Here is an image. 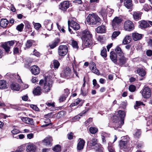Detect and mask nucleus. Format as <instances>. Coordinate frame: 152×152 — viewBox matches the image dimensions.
<instances>
[{
    "instance_id": "46",
    "label": "nucleus",
    "mask_w": 152,
    "mask_h": 152,
    "mask_svg": "<svg viewBox=\"0 0 152 152\" xmlns=\"http://www.w3.org/2000/svg\"><path fill=\"white\" fill-rule=\"evenodd\" d=\"M89 131L92 134H94L97 132L98 129L96 128L91 127L89 128Z\"/></svg>"
},
{
    "instance_id": "29",
    "label": "nucleus",
    "mask_w": 152,
    "mask_h": 152,
    "mask_svg": "<svg viewBox=\"0 0 152 152\" xmlns=\"http://www.w3.org/2000/svg\"><path fill=\"white\" fill-rule=\"evenodd\" d=\"M91 65L90 66V68L91 69L92 72L96 74L99 73V70L96 69L95 64L93 62H91Z\"/></svg>"
},
{
    "instance_id": "30",
    "label": "nucleus",
    "mask_w": 152,
    "mask_h": 152,
    "mask_svg": "<svg viewBox=\"0 0 152 152\" xmlns=\"http://www.w3.org/2000/svg\"><path fill=\"white\" fill-rule=\"evenodd\" d=\"M11 87L12 89L15 91H18L20 89L19 85L15 82H13L12 83L11 85Z\"/></svg>"
},
{
    "instance_id": "50",
    "label": "nucleus",
    "mask_w": 152,
    "mask_h": 152,
    "mask_svg": "<svg viewBox=\"0 0 152 152\" xmlns=\"http://www.w3.org/2000/svg\"><path fill=\"white\" fill-rule=\"evenodd\" d=\"M88 110H86V111H83L82 113H80L79 115H77V116H76L74 118L75 119H78L80 118V116H82L83 114H84L86 113V112Z\"/></svg>"
},
{
    "instance_id": "59",
    "label": "nucleus",
    "mask_w": 152,
    "mask_h": 152,
    "mask_svg": "<svg viewBox=\"0 0 152 152\" xmlns=\"http://www.w3.org/2000/svg\"><path fill=\"white\" fill-rule=\"evenodd\" d=\"M26 124L31 125H34V121L33 119L29 118V119L28 120Z\"/></svg>"
},
{
    "instance_id": "10",
    "label": "nucleus",
    "mask_w": 152,
    "mask_h": 152,
    "mask_svg": "<svg viewBox=\"0 0 152 152\" xmlns=\"http://www.w3.org/2000/svg\"><path fill=\"white\" fill-rule=\"evenodd\" d=\"M124 27L126 30L130 31L134 28V26L132 22L130 20H127L124 23Z\"/></svg>"
},
{
    "instance_id": "40",
    "label": "nucleus",
    "mask_w": 152,
    "mask_h": 152,
    "mask_svg": "<svg viewBox=\"0 0 152 152\" xmlns=\"http://www.w3.org/2000/svg\"><path fill=\"white\" fill-rule=\"evenodd\" d=\"M34 42V41L32 40H28L26 43V46L27 48L30 47L33 43Z\"/></svg>"
},
{
    "instance_id": "5",
    "label": "nucleus",
    "mask_w": 152,
    "mask_h": 152,
    "mask_svg": "<svg viewBox=\"0 0 152 152\" xmlns=\"http://www.w3.org/2000/svg\"><path fill=\"white\" fill-rule=\"evenodd\" d=\"M68 51V48L66 45H60L58 49V55L61 56H63L67 54Z\"/></svg>"
},
{
    "instance_id": "55",
    "label": "nucleus",
    "mask_w": 152,
    "mask_h": 152,
    "mask_svg": "<svg viewBox=\"0 0 152 152\" xmlns=\"http://www.w3.org/2000/svg\"><path fill=\"white\" fill-rule=\"evenodd\" d=\"M11 132L14 135L13 136H14L15 135L19 133L20 131L17 129H14L11 131Z\"/></svg>"
},
{
    "instance_id": "15",
    "label": "nucleus",
    "mask_w": 152,
    "mask_h": 152,
    "mask_svg": "<svg viewBox=\"0 0 152 152\" xmlns=\"http://www.w3.org/2000/svg\"><path fill=\"white\" fill-rule=\"evenodd\" d=\"M74 60L72 63V66L74 74L78 78L79 76L78 75V72L79 71V69L78 67H77L76 64V61L75 57H74Z\"/></svg>"
},
{
    "instance_id": "24",
    "label": "nucleus",
    "mask_w": 152,
    "mask_h": 152,
    "mask_svg": "<svg viewBox=\"0 0 152 152\" xmlns=\"http://www.w3.org/2000/svg\"><path fill=\"white\" fill-rule=\"evenodd\" d=\"M120 56V57L119 58L118 64L120 65H121L126 63L127 59L123 55Z\"/></svg>"
},
{
    "instance_id": "56",
    "label": "nucleus",
    "mask_w": 152,
    "mask_h": 152,
    "mask_svg": "<svg viewBox=\"0 0 152 152\" xmlns=\"http://www.w3.org/2000/svg\"><path fill=\"white\" fill-rule=\"evenodd\" d=\"M107 12L109 13V16H111L113 13V10L107 7Z\"/></svg>"
},
{
    "instance_id": "18",
    "label": "nucleus",
    "mask_w": 152,
    "mask_h": 152,
    "mask_svg": "<svg viewBox=\"0 0 152 152\" xmlns=\"http://www.w3.org/2000/svg\"><path fill=\"white\" fill-rule=\"evenodd\" d=\"M110 57L112 61L115 64H117V56L114 52H111L110 53Z\"/></svg>"
},
{
    "instance_id": "51",
    "label": "nucleus",
    "mask_w": 152,
    "mask_h": 152,
    "mask_svg": "<svg viewBox=\"0 0 152 152\" xmlns=\"http://www.w3.org/2000/svg\"><path fill=\"white\" fill-rule=\"evenodd\" d=\"M73 135V133L72 132L68 133L67 135L68 139L69 140L72 139L74 137Z\"/></svg>"
},
{
    "instance_id": "44",
    "label": "nucleus",
    "mask_w": 152,
    "mask_h": 152,
    "mask_svg": "<svg viewBox=\"0 0 152 152\" xmlns=\"http://www.w3.org/2000/svg\"><path fill=\"white\" fill-rule=\"evenodd\" d=\"M53 150L54 151L58 152L61 151V148L60 145H56L53 149Z\"/></svg>"
},
{
    "instance_id": "45",
    "label": "nucleus",
    "mask_w": 152,
    "mask_h": 152,
    "mask_svg": "<svg viewBox=\"0 0 152 152\" xmlns=\"http://www.w3.org/2000/svg\"><path fill=\"white\" fill-rule=\"evenodd\" d=\"M81 100L79 99H77L74 101L71 104L72 106H75L78 104Z\"/></svg>"
},
{
    "instance_id": "38",
    "label": "nucleus",
    "mask_w": 152,
    "mask_h": 152,
    "mask_svg": "<svg viewBox=\"0 0 152 152\" xmlns=\"http://www.w3.org/2000/svg\"><path fill=\"white\" fill-rule=\"evenodd\" d=\"M141 134V131L140 129H136L135 131V133L134 135L135 137L139 138Z\"/></svg>"
},
{
    "instance_id": "52",
    "label": "nucleus",
    "mask_w": 152,
    "mask_h": 152,
    "mask_svg": "<svg viewBox=\"0 0 152 152\" xmlns=\"http://www.w3.org/2000/svg\"><path fill=\"white\" fill-rule=\"evenodd\" d=\"M93 84L96 88H98L99 87V86L97 83L96 79H94L93 80Z\"/></svg>"
},
{
    "instance_id": "43",
    "label": "nucleus",
    "mask_w": 152,
    "mask_h": 152,
    "mask_svg": "<svg viewBox=\"0 0 152 152\" xmlns=\"http://www.w3.org/2000/svg\"><path fill=\"white\" fill-rule=\"evenodd\" d=\"M120 33L121 32L119 31H114L112 34V38L113 39H115Z\"/></svg>"
},
{
    "instance_id": "14",
    "label": "nucleus",
    "mask_w": 152,
    "mask_h": 152,
    "mask_svg": "<svg viewBox=\"0 0 152 152\" xmlns=\"http://www.w3.org/2000/svg\"><path fill=\"white\" fill-rule=\"evenodd\" d=\"M71 73V69L69 67H66L63 72L61 74V76L63 77H69Z\"/></svg>"
},
{
    "instance_id": "2",
    "label": "nucleus",
    "mask_w": 152,
    "mask_h": 152,
    "mask_svg": "<svg viewBox=\"0 0 152 152\" xmlns=\"http://www.w3.org/2000/svg\"><path fill=\"white\" fill-rule=\"evenodd\" d=\"M87 21L91 25H98L100 24V19L96 14H89L87 18Z\"/></svg>"
},
{
    "instance_id": "31",
    "label": "nucleus",
    "mask_w": 152,
    "mask_h": 152,
    "mask_svg": "<svg viewBox=\"0 0 152 152\" xmlns=\"http://www.w3.org/2000/svg\"><path fill=\"white\" fill-rule=\"evenodd\" d=\"M60 39L58 38L56 39L51 44L49 45V46L50 48H54L58 45Z\"/></svg>"
},
{
    "instance_id": "20",
    "label": "nucleus",
    "mask_w": 152,
    "mask_h": 152,
    "mask_svg": "<svg viewBox=\"0 0 152 152\" xmlns=\"http://www.w3.org/2000/svg\"><path fill=\"white\" fill-rule=\"evenodd\" d=\"M70 26L75 31L78 30L80 28L79 25L76 22L73 21H71Z\"/></svg>"
},
{
    "instance_id": "27",
    "label": "nucleus",
    "mask_w": 152,
    "mask_h": 152,
    "mask_svg": "<svg viewBox=\"0 0 152 152\" xmlns=\"http://www.w3.org/2000/svg\"><path fill=\"white\" fill-rule=\"evenodd\" d=\"M124 4L125 7L128 9H131L132 6L131 0H125Z\"/></svg>"
},
{
    "instance_id": "53",
    "label": "nucleus",
    "mask_w": 152,
    "mask_h": 152,
    "mask_svg": "<svg viewBox=\"0 0 152 152\" xmlns=\"http://www.w3.org/2000/svg\"><path fill=\"white\" fill-rule=\"evenodd\" d=\"M129 90L131 92H134L136 90V87L133 85H131L129 87Z\"/></svg>"
},
{
    "instance_id": "8",
    "label": "nucleus",
    "mask_w": 152,
    "mask_h": 152,
    "mask_svg": "<svg viewBox=\"0 0 152 152\" xmlns=\"http://www.w3.org/2000/svg\"><path fill=\"white\" fill-rule=\"evenodd\" d=\"M14 43V41H11L6 42L3 44L2 47L7 53H9L10 51L11 47L13 46Z\"/></svg>"
},
{
    "instance_id": "32",
    "label": "nucleus",
    "mask_w": 152,
    "mask_h": 152,
    "mask_svg": "<svg viewBox=\"0 0 152 152\" xmlns=\"http://www.w3.org/2000/svg\"><path fill=\"white\" fill-rule=\"evenodd\" d=\"M7 88V85L6 81L4 80H0V89H4Z\"/></svg>"
},
{
    "instance_id": "64",
    "label": "nucleus",
    "mask_w": 152,
    "mask_h": 152,
    "mask_svg": "<svg viewBox=\"0 0 152 152\" xmlns=\"http://www.w3.org/2000/svg\"><path fill=\"white\" fill-rule=\"evenodd\" d=\"M64 94H63V95H64L66 97H67L68 95L70 93L69 90L68 89L66 88L65 89H64Z\"/></svg>"
},
{
    "instance_id": "12",
    "label": "nucleus",
    "mask_w": 152,
    "mask_h": 152,
    "mask_svg": "<svg viewBox=\"0 0 152 152\" xmlns=\"http://www.w3.org/2000/svg\"><path fill=\"white\" fill-rule=\"evenodd\" d=\"M85 142L83 139L80 138L78 140V143L77 145V150H82L84 147Z\"/></svg>"
},
{
    "instance_id": "23",
    "label": "nucleus",
    "mask_w": 152,
    "mask_h": 152,
    "mask_svg": "<svg viewBox=\"0 0 152 152\" xmlns=\"http://www.w3.org/2000/svg\"><path fill=\"white\" fill-rule=\"evenodd\" d=\"M140 26L141 28H145L149 26L150 25L147 21L143 20L139 22Z\"/></svg>"
},
{
    "instance_id": "49",
    "label": "nucleus",
    "mask_w": 152,
    "mask_h": 152,
    "mask_svg": "<svg viewBox=\"0 0 152 152\" xmlns=\"http://www.w3.org/2000/svg\"><path fill=\"white\" fill-rule=\"evenodd\" d=\"M107 50L105 48L103 49L101 52V56L104 57H106L107 56Z\"/></svg>"
},
{
    "instance_id": "6",
    "label": "nucleus",
    "mask_w": 152,
    "mask_h": 152,
    "mask_svg": "<svg viewBox=\"0 0 152 152\" xmlns=\"http://www.w3.org/2000/svg\"><path fill=\"white\" fill-rule=\"evenodd\" d=\"M140 92L142 93V96L145 98H148L151 95L150 89L147 87H145Z\"/></svg>"
},
{
    "instance_id": "16",
    "label": "nucleus",
    "mask_w": 152,
    "mask_h": 152,
    "mask_svg": "<svg viewBox=\"0 0 152 152\" xmlns=\"http://www.w3.org/2000/svg\"><path fill=\"white\" fill-rule=\"evenodd\" d=\"M31 71L32 73L34 75H38L40 72V69L36 65L32 66L31 67Z\"/></svg>"
},
{
    "instance_id": "22",
    "label": "nucleus",
    "mask_w": 152,
    "mask_h": 152,
    "mask_svg": "<svg viewBox=\"0 0 152 152\" xmlns=\"http://www.w3.org/2000/svg\"><path fill=\"white\" fill-rule=\"evenodd\" d=\"M106 28L104 26H101L98 27L96 29V31L97 33H102L105 32Z\"/></svg>"
},
{
    "instance_id": "36",
    "label": "nucleus",
    "mask_w": 152,
    "mask_h": 152,
    "mask_svg": "<svg viewBox=\"0 0 152 152\" xmlns=\"http://www.w3.org/2000/svg\"><path fill=\"white\" fill-rule=\"evenodd\" d=\"M137 71L138 74L141 76H144L145 74V72L142 68L138 69Z\"/></svg>"
},
{
    "instance_id": "3",
    "label": "nucleus",
    "mask_w": 152,
    "mask_h": 152,
    "mask_svg": "<svg viewBox=\"0 0 152 152\" xmlns=\"http://www.w3.org/2000/svg\"><path fill=\"white\" fill-rule=\"evenodd\" d=\"M126 140L123 138L120 141L119 145L121 149L126 151L128 152L131 150V145L129 144V138L128 136H126Z\"/></svg>"
},
{
    "instance_id": "28",
    "label": "nucleus",
    "mask_w": 152,
    "mask_h": 152,
    "mask_svg": "<svg viewBox=\"0 0 152 152\" xmlns=\"http://www.w3.org/2000/svg\"><path fill=\"white\" fill-rule=\"evenodd\" d=\"M33 93L35 95H40L42 93V90L40 87L37 86L35 88L33 91Z\"/></svg>"
},
{
    "instance_id": "7",
    "label": "nucleus",
    "mask_w": 152,
    "mask_h": 152,
    "mask_svg": "<svg viewBox=\"0 0 152 152\" xmlns=\"http://www.w3.org/2000/svg\"><path fill=\"white\" fill-rule=\"evenodd\" d=\"M69 7V1H64L60 3L59 5L58 8L64 12L66 11L67 9Z\"/></svg>"
},
{
    "instance_id": "4",
    "label": "nucleus",
    "mask_w": 152,
    "mask_h": 152,
    "mask_svg": "<svg viewBox=\"0 0 152 152\" xmlns=\"http://www.w3.org/2000/svg\"><path fill=\"white\" fill-rule=\"evenodd\" d=\"M88 147L90 149H98L100 147V144L98 143V140L95 138H93L88 142Z\"/></svg>"
},
{
    "instance_id": "26",
    "label": "nucleus",
    "mask_w": 152,
    "mask_h": 152,
    "mask_svg": "<svg viewBox=\"0 0 152 152\" xmlns=\"http://www.w3.org/2000/svg\"><path fill=\"white\" fill-rule=\"evenodd\" d=\"M142 13L138 12H133V16L134 19L136 20H138L141 19Z\"/></svg>"
},
{
    "instance_id": "39",
    "label": "nucleus",
    "mask_w": 152,
    "mask_h": 152,
    "mask_svg": "<svg viewBox=\"0 0 152 152\" xmlns=\"http://www.w3.org/2000/svg\"><path fill=\"white\" fill-rule=\"evenodd\" d=\"M65 114V112L64 111H61L57 113L56 117L57 118H59L61 117H63Z\"/></svg>"
},
{
    "instance_id": "41",
    "label": "nucleus",
    "mask_w": 152,
    "mask_h": 152,
    "mask_svg": "<svg viewBox=\"0 0 152 152\" xmlns=\"http://www.w3.org/2000/svg\"><path fill=\"white\" fill-rule=\"evenodd\" d=\"M141 105H144L143 102L141 101H136L135 102V104L134 105V107L135 109H137Z\"/></svg>"
},
{
    "instance_id": "13",
    "label": "nucleus",
    "mask_w": 152,
    "mask_h": 152,
    "mask_svg": "<svg viewBox=\"0 0 152 152\" xmlns=\"http://www.w3.org/2000/svg\"><path fill=\"white\" fill-rule=\"evenodd\" d=\"M44 25L49 31H51L53 29V23L49 20H45L44 22Z\"/></svg>"
},
{
    "instance_id": "62",
    "label": "nucleus",
    "mask_w": 152,
    "mask_h": 152,
    "mask_svg": "<svg viewBox=\"0 0 152 152\" xmlns=\"http://www.w3.org/2000/svg\"><path fill=\"white\" fill-rule=\"evenodd\" d=\"M147 125L148 126H152V120L151 119L147 118Z\"/></svg>"
},
{
    "instance_id": "61",
    "label": "nucleus",
    "mask_w": 152,
    "mask_h": 152,
    "mask_svg": "<svg viewBox=\"0 0 152 152\" xmlns=\"http://www.w3.org/2000/svg\"><path fill=\"white\" fill-rule=\"evenodd\" d=\"M101 136V137L107 139V137H108L110 136V134L106 133L105 132H102V133Z\"/></svg>"
},
{
    "instance_id": "42",
    "label": "nucleus",
    "mask_w": 152,
    "mask_h": 152,
    "mask_svg": "<svg viewBox=\"0 0 152 152\" xmlns=\"http://www.w3.org/2000/svg\"><path fill=\"white\" fill-rule=\"evenodd\" d=\"M118 114L121 119L124 118L125 116L124 112L122 110H120L118 111Z\"/></svg>"
},
{
    "instance_id": "21",
    "label": "nucleus",
    "mask_w": 152,
    "mask_h": 152,
    "mask_svg": "<svg viewBox=\"0 0 152 152\" xmlns=\"http://www.w3.org/2000/svg\"><path fill=\"white\" fill-rule=\"evenodd\" d=\"M133 39L135 41L140 39L142 37V35L137 33H134L132 34Z\"/></svg>"
},
{
    "instance_id": "9",
    "label": "nucleus",
    "mask_w": 152,
    "mask_h": 152,
    "mask_svg": "<svg viewBox=\"0 0 152 152\" xmlns=\"http://www.w3.org/2000/svg\"><path fill=\"white\" fill-rule=\"evenodd\" d=\"M122 21V20L120 17H116L114 18L112 21V26L114 30L119 27Z\"/></svg>"
},
{
    "instance_id": "47",
    "label": "nucleus",
    "mask_w": 152,
    "mask_h": 152,
    "mask_svg": "<svg viewBox=\"0 0 152 152\" xmlns=\"http://www.w3.org/2000/svg\"><path fill=\"white\" fill-rule=\"evenodd\" d=\"M118 117L115 115H113V121L114 124H115V125L116 124H118L117 123L118 121Z\"/></svg>"
},
{
    "instance_id": "1",
    "label": "nucleus",
    "mask_w": 152,
    "mask_h": 152,
    "mask_svg": "<svg viewBox=\"0 0 152 152\" xmlns=\"http://www.w3.org/2000/svg\"><path fill=\"white\" fill-rule=\"evenodd\" d=\"M81 38L83 43L86 46L89 47L92 44V35L88 30H85L82 32Z\"/></svg>"
},
{
    "instance_id": "11",
    "label": "nucleus",
    "mask_w": 152,
    "mask_h": 152,
    "mask_svg": "<svg viewBox=\"0 0 152 152\" xmlns=\"http://www.w3.org/2000/svg\"><path fill=\"white\" fill-rule=\"evenodd\" d=\"M53 83L51 80H46L44 84V89L45 92H47L50 91V88L52 86Z\"/></svg>"
},
{
    "instance_id": "54",
    "label": "nucleus",
    "mask_w": 152,
    "mask_h": 152,
    "mask_svg": "<svg viewBox=\"0 0 152 152\" xmlns=\"http://www.w3.org/2000/svg\"><path fill=\"white\" fill-rule=\"evenodd\" d=\"M121 119V125H120L118 124H117V126H115V127H114V128L115 129H116V128H121V125H123L124 124V118Z\"/></svg>"
},
{
    "instance_id": "17",
    "label": "nucleus",
    "mask_w": 152,
    "mask_h": 152,
    "mask_svg": "<svg viewBox=\"0 0 152 152\" xmlns=\"http://www.w3.org/2000/svg\"><path fill=\"white\" fill-rule=\"evenodd\" d=\"M53 141L52 137L48 136L46 137L43 141V142L45 145H51V142Z\"/></svg>"
},
{
    "instance_id": "48",
    "label": "nucleus",
    "mask_w": 152,
    "mask_h": 152,
    "mask_svg": "<svg viewBox=\"0 0 152 152\" xmlns=\"http://www.w3.org/2000/svg\"><path fill=\"white\" fill-rule=\"evenodd\" d=\"M24 27V25L23 23L18 25L16 27V29L20 31H21Z\"/></svg>"
},
{
    "instance_id": "57",
    "label": "nucleus",
    "mask_w": 152,
    "mask_h": 152,
    "mask_svg": "<svg viewBox=\"0 0 152 152\" xmlns=\"http://www.w3.org/2000/svg\"><path fill=\"white\" fill-rule=\"evenodd\" d=\"M67 97L65 96L64 95H62L61 96L59 99V101L60 102H62L65 100Z\"/></svg>"
},
{
    "instance_id": "37",
    "label": "nucleus",
    "mask_w": 152,
    "mask_h": 152,
    "mask_svg": "<svg viewBox=\"0 0 152 152\" xmlns=\"http://www.w3.org/2000/svg\"><path fill=\"white\" fill-rule=\"evenodd\" d=\"M7 76H9L10 78H13V79H14V78H15V79H18L21 81V79L20 78V77L18 74L16 75L15 74H12L10 73H7Z\"/></svg>"
},
{
    "instance_id": "34",
    "label": "nucleus",
    "mask_w": 152,
    "mask_h": 152,
    "mask_svg": "<svg viewBox=\"0 0 152 152\" xmlns=\"http://www.w3.org/2000/svg\"><path fill=\"white\" fill-rule=\"evenodd\" d=\"M115 51L116 53L119 56H122L124 54L121 48L118 46H117L115 49Z\"/></svg>"
},
{
    "instance_id": "58",
    "label": "nucleus",
    "mask_w": 152,
    "mask_h": 152,
    "mask_svg": "<svg viewBox=\"0 0 152 152\" xmlns=\"http://www.w3.org/2000/svg\"><path fill=\"white\" fill-rule=\"evenodd\" d=\"M143 9L146 11H148L150 9V7L147 4H145L143 6Z\"/></svg>"
},
{
    "instance_id": "63",
    "label": "nucleus",
    "mask_w": 152,
    "mask_h": 152,
    "mask_svg": "<svg viewBox=\"0 0 152 152\" xmlns=\"http://www.w3.org/2000/svg\"><path fill=\"white\" fill-rule=\"evenodd\" d=\"M41 25L40 23H35L34 25V28L37 30L39 29L41 27Z\"/></svg>"
},
{
    "instance_id": "60",
    "label": "nucleus",
    "mask_w": 152,
    "mask_h": 152,
    "mask_svg": "<svg viewBox=\"0 0 152 152\" xmlns=\"http://www.w3.org/2000/svg\"><path fill=\"white\" fill-rule=\"evenodd\" d=\"M72 45L74 48L77 49L78 48L77 42L76 41H73L72 42Z\"/></svg>"
},
{
    "instance_id": "19",
    "label": "nucleus",
    "mask_w": 152,
    "mask_h": 152,
    "mask_svg": "<svg viewBox=\"0 0 152 152\" xmlns=\"http://www.w3.org/2000/svg\"><path fill=\"white\" fill-rule=\"evenodd\" d=\"M36 149V147L34 145L30 144L27 145L26 150L28 152H34Z\"/></svg>"
},
{
    "instance_id": "35",
    "label": "nucleus",
    "mask_w": 152,
    "mask_h": 152,
    "mask_svg": "<svg viewBox=\"0 0 152 152\" xmlns=\"http://www.w3.org/2000/svg\"><path fill=\"white\" fill-rule=\"evenodd\" d=\"M131 41V37L129 36H127L124 39L123 41V43L124 44H127L130 42Z\"/></svg>"
},
{
    "instance_id": "33",
    "label": "nucleus",
    "mask_w": 152,
    "mask_h": 152,
    "mask_svg": "<svg viewBox=\"0 0 152 152\" xmlns=\"http://www.w3.org/2000/svg\"><path fill=\"white\" fill-rule=\"evenodd\" d=\"M53 65H50V67L52 69L53 68L58 69L60 65V63L57 60H54L53 63Z\"/></svg>"
},
{
    "instance_id": "25",
    "label": "nucleus",
    "mask_w": 152,
    "mask_h": 152,
    "mask_svg": "<svg viewBox=\"0 0 152 152\" xmlns=\"http://www.w3.org/2000/svg\"><path fill=\"white\" fill-rule=\"evenodd\" d=\"M9 23L8 21L5 19H1L0 21V26L1 27L4 28Z\"/></svg>"
}]
</instances>
